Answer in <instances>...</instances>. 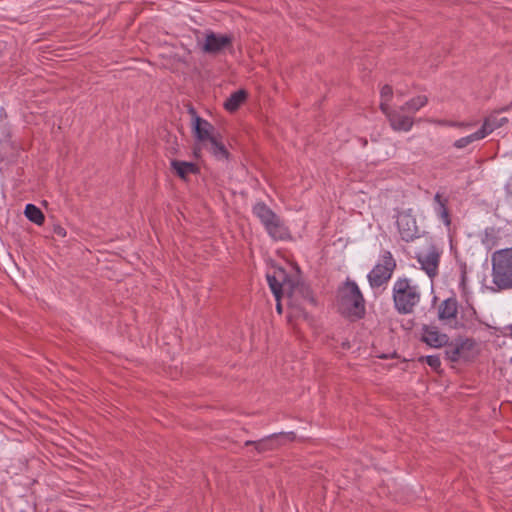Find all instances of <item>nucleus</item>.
I'll use <instances>...</instances> for the list:
<instances>
[{
    "instance_id": "f257e3e1",
    "label": "nucleus",
    "mask_w": 512,
    "mask_h": 512,
    "mask_svg": "<svg viewBox=\"0 0 512 512\" xmlns=\"http://www.w3.org/2000/svg\"><path fill=\"white\" fill-rule=\"evenodd\" d=\"M268 285L276 300L286 294L289 306L296 314L303 312L305 304L315 305V299L310 287L304 283L294 282L284 269H275L266 275Z\"/></svg>"
},
{
    "instance_id": "f03ea898",
    "label": "nucleus",
    "mask_w": 512,
    "mask_h": 512,
    "mask_svg": "<svg viewBox=\"0 0 512 512\" xmlns=\"http://www.w3.org/2000/svg\"><path fill=\"white\" fill-rule=\"evenodd\" d=\"M427 103V96L418 95L395 109H391L386 102H382L380 103V110L385 114L394 131L408 132L414 124L412 115L426 106Z\"/></svg>"
},
{
    "instance_id": "7ed1b4c3",
    "label": "nucleus",
    "mask_w": 512,
    "mask_h": 512,
    "mask_svg": "<svg viewBox=\"0 0 512 512\" xmlns=\"http://www.w3.org/2000/svg\"><path fill=\"white\" fill-rule=\"evenodd\" d=\"M395 310L402 315L413 313L420 303L421 292L417 285L406 277L398 278L392 288Z\"/></svg>"
},
{
    "instance_id": "20e7f679",
    "label": "nucleus",
    "mask_w": 512,
    "mask_h": 512,
    "mask_svg": "<svg viewBox=\"0 0 512 512\" xmlns=\"http://www.w3.org/2000/svg\"><path fill=\"white\" fill-rule=\"evenodd\" d=\"M491 264L495 291L512 289V247L494 251L491 255Z\"/></svg>"
},
{
    "instance_id": "39448f33",
    "label": "nucleus",
    "mask_w": 512,
    "mask_h": 512,
    "mask_svg": "<svg viewBox=\"0 0 512 512\" xmlns=\"http://www.w3.org/2000/svg\"><path fill=\"white\" fill-rule=\"evenodd\" d=\"M253 213L273 240L289 238V231L283 221L265 203H256L253 207Z\"/></svg>"
},
{
    "instance_id": "423d86ee",
    "label": "nucleus",
    "mask_w": 512,
    "mask_h": 512,
    "mask_svg": "<svg viewBox=\"0 0 512 512\" xmlns=\"http://www.w3.org/2000/svg\"><path fill=\"white\" fill-rule=\"evenodd\" d=\"M341 307L349 314L356 317H362L365 313V300L356 284L352 280H347L339 290Z\"/></svg>"
},
{
    "instance_id": "0eeeda50",
    "label": "nucleus",
    "mask_w": 512,
    "mask_h": 512,
    "mask_svg": "<svg viewBox=\"0 0 512 512\" xmlns=\"http://www.w3.org/2000/svg\"><path fill=\"white\" fill-rule=\"evenodd\" d=\"M396 261L390 251H384L379 262L367 275L369 285L372 289L386 285L396 269Z\"/></svg>"
},
{
    "instance_id": "6e6552de",
    "label": "nucleus",
    "mask_w": 512,
    "mask_h": 512,
    "mask_svg": "<svg viewBox=\"0 0 512 512\" xmlns=\"http://www.w3.org/2000/svg\"><path fill=\"white\" fill-rule=\"evenodd\" d=\"M233 35L218 34L207 31L202 42H198L202 52L210 55H217L225 50H233Z\"/></svg>"
},
{
    "instance_id": "1a4fd4ad",
    "label": "nucleus",
    "mask_w": 512,
    "mask_h": 512,
    "mask_svg": "<svg viewBox=\"0 0 512 512\" xmlns=\"http://www.w3.org/2000/svg\"><path fill=\"white\" fill-rule=\"evenodd\" d=\"M397 227L400 237L405 242H411L419 238L421 231L417 225L416 217L412 209H406L397 214Z\"/></svg>"
},
{
    "instance_id": "9d476101",
    "label": "nucleus",
    "mask_w": 512,
    "mask_h": 512,
    "mask_svg": "<svg viewBox=\"0 0 512 512\" xmlns=\"http://www.w3.org/2000/svg\"><path fill=\"white\" fill-rule=\"evenodd\" d=\"M442 251L434 243H430L426 250L416 253V259L420 267L432 279L438 274Z\"/></svg>"
},
{
    "instance_id": "9b49d317",
    "label": "nucleus",
    "mask_w": 512,
    "mask_h": 512,
    "mask_svg": "<svg viewBox=\"0 0 512 512\" xmlns=\"http://www.w3.org/2000/svg\"><path fill=\"white\" fill-rule=\"evenodd\" d=\"M295 439L294 432L288 433H274L267 437H264L258 441H246L245 445H254L255 449L259 452H266L270 450H274L286 442L293 441Z\"/></svg>"
},
{
    "instance_id": "f8f14e48",
    "label": "nucleus",
    "mask_w": 512,
    "mask_h": 512,
    "mask_svg": "<svg viewBox=\"0 0 512 512\" xmlns=\"http://www.w3.org/2000/svg\"><path fill=\"white\" fill-rule=\"evenodd\" d=\"M193 118V131L196 139L202 143L209 142L216 137L214 126L207 120L197 115L193 108H190Z\"/></svg>"
},
{
    "instance_id": "ddd939ff",
    "label": "nucleus",
    "mask_w": 512,
    "mask_h": 512,
    "mask_svg": "<svg viewBox=\"0 0 512 512\" xmlns=\"http://www.w3.org/2000/svg\"><path fill=\"white\" fill-rule=\"evenodd\" d=\"M421 340L433 348H441L448 344L449 337L441 333L437 327L423 326Z\"/></svg>"
},
{
    "instance_id": "4468645a",
    "label": "nucleus",
    "mask_w": 512,
    "mask_h": 512,
    "mask_svg": "<svg viewBox=\"0 0 512 512\" xmlns=\"http://www.w3.org/2000/svg\"><path fill=\"white\" fill-rule=\"evenodd\" d=\"M472 347L473 341L470 339L460 340L446 345V358L452 362H456L464 357L466 352L470 351Z\"/></svg>"
},
{
    "instance_id": "2eb2a0df",
    "label": "nucleus",
    "mask_w": 512,
    "mask_h": 512,
    "mask_svg": "<svg viewBox=\"0 0 512 512\" xmlns=\"http://www.w3.org/2000/svg\"><path fill=\"white\" fill-rule=\"evenodd\" d=\"M505 110H506V108H503L500 110H495L484 118L483 124L480 128L484 137H487L493 131H495L498 128L503 127L505 124L508 123L507 117H499V113L502 111H505Z\"/></svg>"
},
{
    "instance_id": "dca6fc26",
    "label": "nucleus",
    "mask_w": 512,
    "mask_h": 512,
    "mask_svg": "<svg viewBox=\"0 0 512 512\" xmlns=\"http://www.w3.org/2000/svg\"><path fill=\"white\" fill-rule=\"evenodd\" d=\"M448 198L445 197L442 193L437 192L433 198V210L437 217L443 222V224L447 227L451 224L450 213L448 209Z\"/></svg>"
},
{
    "instance_id": "f3484780",
    "label": "nucleus",
    "mask_w": 512,
    "mask_h": 512,
    "mask_svg": "<svg viewBox=\"0 0 512 512\" xmlns=\"http://www.w3.org/2000/svg\"><path fill=\"white\" fill-rule=\"evenodd\" d=\"M458 313V302L454 297L442 301L438 307V318L441 321L451 323L456 319Z\"/></svg>"
},
{
    "instance_id": "a211bd4d",
    "label": "nucleus",
    "mask_w": 512,
    "mask_h": 512,
    "mask_svg": "<svg viewBox=\"0 0 512 512\" xmlns=\"http://www.w3.org/2000/svg\"><path fill=\"white\" fill-rule=\"evenodd\" d=\"M171 167L175 173L184 180L187 179L190 174H195L198 171L194 163L186 161L172 160Z\"/></svg>"
},
{
    "instance_id": "6ab92c4d",
    "label": "nucleus",
    "mask_w": 512,
    "mask_h": 512,
    "mask_svg": "<svg viewBox=\"0 0 512 512\" xmlns=\"http://www.w3.org/2000/svg\"><path fill=\"white\" fill-rule=\"evenodd\" d=\"M247 92L243 89L233 92L225 101L224 107L229 112H235L244 103Z\"/></svg>"
},
{
    "instance_id": "aec40b11",
    "label": "nucleus",
    "mask_w": 512,
    "mask_h": 512,
    "mask_svg": "<svg viewBox=\"0 0 512 512\" xmlns=\"http://www.w3.org/2000/svg\"><path fill=\"white\" fill-rule=\"evenodd\" d=\"M209 143V151L218 160H225L229 156V152L222 142L217 137L212 139Z\"/></svg>"
},
{
    "instance_id": "412c9836",
    "label": "nucleus",
    "mask_w": 512,
    "mask_h": 512,
    "mask_svg": "<svg viewBox=\"0 0 512 512\" xmlns=\"http://www.w3.org/2000/svg\"><path fill=\"white\" fill-rule=\"evenodd\" d=\"M24 214L31 222L37 225H42L45 221L42 211L33 204L26 205Z\"/></svg>"
},
{
    "instance_id": "4be33fe9",
    "label": "nucleus",
    "mask_w": 512,
    "mask_h": 512,
    "mask_svg": "<svg viewBox=\"0 0 512 512\" xmlns=\"http://www.w3.org/2000/svg\"><path fill=\"white\" fill-rule=\"evenodd\" d=\"M484 138L485 137H484L483 133L479 129L478 131H476L468 136H465V137H462V138L456 140L454 142V147L457 149H462V148H465L466 146L470 145L471 143L478 141V140H482Z\"/></svg>"
},
{
    "instance_id": "5701e85b",
    "label": "nucleus",
    "mask_w": 512,
    "mask_h": 512,
    "mask_svg": "<svg viewBox=\"0 0 512 512\" xmlns=\"http://www.w3.org/2000/svg\"><path fill=\"white\" fill-rule=\"evenodd\" d=\"M421 361H425L434 371H439L441 367V360L438 355H429L422 357Z\"/></svg>"
},
{
    "instance_id": "b1692460",
    "label": "nucleus",
    "mask_w": 512,
    "mask_h": 512,
    "mask_svg": "<svg viewBox=\"0 0 512 512\" xmlns=\"http://www.w3.org/2000/svg\"><path fill=\"white\" fill-rule=\"evenodd\" d=\"M381 103L386 102L389 105V101L392 98L393 90L390 85H384L381 89Z\"/></svg>"
},
{
    "instance_id": "393cba45",
    "label": "nucleus",
    "mask_w": 512,
    "mask_h": 512,
    "mask_svg": "<svg viewBox=\"0 0 512 512\" xmlns=\"http://www.w3.org/2000/svg\"><path fill=\"white\" fill-rule=\"evenodd\" d=\"M53 232L54 234H56L57 236H60V237H65L66 236V230L65 228H63L62 226L60 225H56L54 226L53 228Z\"/></svg>"
},
{
    "instance_id": "a878e982",
    "label": "nucleus",
    "mask_w": 512,
    "mask_h": 512,
    "mask_svg": "<svg viewBox=\"0 0 512 512\" xmlns=\"http://www.w3.org/2000/svg\"><path fill=\"white\" fill-rule=\"evenodd\" d=\"M451 126L458 128H470L473 126V123L470 122H451Z\"/></svg>"
},
{
    "instance_id": "bb28decb",
    "label": "nucleus",
    "mask_w": 512,
    "mask_h": 512,
    "mask_svg": "<svg viewBox=\"0 0 512 512\" xmlns=\"http://www.w3.org/2000/svg\"><path fill=\"white\" fill-rule=\"evenodd\" d=\"M277 301V305H276V310L279 314L282 313V306H281V303H280V299L279 300H276Z\"/></svg>"
},
{
    "instance_id": "cd10ccee",
    "label": "nucleus",
    "mask_w": 512,
    "mask_h": 512,
    "mask_svg": "<svg viewBox=\"0 0 512 512\" xmlns=\"http://www.w3.org/2000/svg\"><path fill=\"white\" fill-rule=\"evenodd\" d=\"M506 329L508 330L509 335H510V337L512 338V324L508 325V326L506 327Z\"/></svg>"
},
{
    "instance_id": "c85d7f7f",
    "label": "nucleus",
    "mask_w": 512,
    "mask_h": 512,
    "mask_svg": "<svg viewBox=\"0 0 512 512\" xmlns=\"http://www.w3.org/2000/svg\"><path fill=\"white\" fill-rule=\"evenodd\" d=\"M465 279H466V273L465 271L462 272V283L465 282Z\"/></svg>"
}]
</instances>
